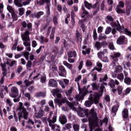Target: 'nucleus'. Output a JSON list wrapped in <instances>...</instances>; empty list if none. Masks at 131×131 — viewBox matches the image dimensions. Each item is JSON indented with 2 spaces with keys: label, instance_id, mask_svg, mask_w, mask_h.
<instances>
[{
  "label": "nucleus",
  "instance_id": "34",
  "mask_svg": "<svg viewBox=\"0 0 131 131\" xmlns=\"http://www.w3.org/2000/svg\"><path fill=\"white\" fill-rule=\"evenodd\" d=\"M63 65H64V66H66V67H67L68 68H69V69H70L71 70L72 69V68H73V66L69 63H68V62L66 61H64L63 62Z\"/></svg>",
  "mask_w": 131,
  "mask_h": 131
},
{
  "label": "nucleus",
  "instance_id": "12",
  "mask_svg": "<svg viewBox=\"0 0 131 131\" xmlns=\"http://www.w3.org/2000/svg\"><path fill=\"white\" fill-rule=\"evenodd\" d=\"M115 84L116 85H118L119 84V82L117 80L111 79L108 82V85H110V88L112 89H114L115 88Z\"/></svg>",
  "mask_w": 131,
  "mask_h": 131
},
{
  "label": "nucleus",
  "instance_id": "21",
  "mask_svg": "<svg viewBox=\"0 0 131 131\" xmlns=\"http://www.w3.org/2000/svg\"><path fill=\"white\" fill-rule=\"evenodd\" d=\"M68 58H75L76 57V52L75 51H69L67 53Z\"/></svg>",
  "mask_w": 131,
  "mask_h": 131
},
{
  "label": "nucleus",
  "instance_id": "42",
  "mask_svg": "<svg viewBox=\"0 0 131 131\" xmlns=\"http://www.w3.org/2000/svg\"><path fill=\"white\" fill-rule=\"evenodd\" d=\"M63 128L66 130H67V129H70L71 128H72V126L71 125V123H68L64 125V127Z\"/></svg>",
  "mask_w": 131,
  "mask_h": 131
},
{
  "label": "nucleus",
  "instance_id": "36",
  "mask_svg": "<svg viewBox=\"0 0 131 131\" xmlns=\"http://www.w3.org/2000/svg\"><path fill=\"white\" fill-rule=\"evenodd\" d=\"M124 82L126 84H127L128 85H129L131 83V79L129 77H125L124 79Z\"/></svg>",
  "mask_w": 131,
  "mask_h": 131
},
{
  "label": "nucleus",
  "instance_id": "59",
  "mask_svg": "<svg viewBox=\"0 0 131 131\" xmlns=\"http://www.w3.org/2000/svg\"><path fill=\"white\" fill-rule=\"evenodd\" d=\"M122 70H123V69L122 68V67H121V66H117L116 71H117V72H121Z\"/></svg>",
  "mask_w": 131,
  "mask_h": 131
},
{
  "label": "nucleus",
  "instance_id": "50",
  "mask_svg": "<svg viewBox=\"0 0 131 131\" xmlns=\"http://www.w3.org/2000/svg\"><path fill=\"white\" fill-rule=\"evenodd\" d=\"M40 81L41 83H46L47 81V76L44 75L40 78Z\"/></svg>",
  "mask_w": 131,
  "mask_h": 131
},
{
  "label": "nucleus",
  "instance_id": "30",
  "mask_svg": "<svg viewBox=\"0 0 131 131\" xmlns=\"http://www.w3.org/2000/svg\"><path fill=\"white\" fill-rule=\"evenodd\" d=\"M95 47L97 51H100V50L102 49V45L101 44V42L98 41L95 42Z\"/></svg>",
  "mask_w": 131,
  "mask_h": 131
},
{
  "label": "nucleus",
  "instance_id": "55",
  "mask_svg": "<svg viewBox=\"0 0 131 131\" xmlns=\"http://www.w3.org/2000/svg\"><path fill=\"white\" fill-rule=\"evenodd\" d=\"M86 67H91V66H93V62H92L90 60H86Z\"/></svg>",
  "mask_w": 131,
  "mask_h": 131
},
{
  "label": "nucleus",
  "instance_id": "29",
  "mask_svg": "<svg viewBox=\"0 0 131 131\" xmlns=\"http://www.w3.org/2000/svg\"><path fill=\"white\" fill-rule=\"evenodd\" d=\"M50 4H47L45 8L46 9V16L47 17H49L51 15V9L50 8Z\"/></svg>",
  "mask_w": 131,
  "mask_h": 131
},
{
  "label": "nucleus",
  "instance_id": "3",
  "mask_svg": "<svg viewBox=\"0 0 131 131\" xmlns=\"http://www.w3.org/2000/svg\"><path fill=\"white\" fill-rule=\"evenodd\" d=\"M100 95L98 93L95 92L94 94H90L89 100L85 102V105L86 107H91L93 104H99Z\"/></svg>",
  "mask_w": 131,
  "mask_h": 131
},
{
  "label": "nucleus",
  "instance_id": "38",
  "mask_svg": "<svg viewBox=\"0 0 131 131\" xmlns=\"http://www.w3.org/2000/svg\"><path fill=\"white\" fill-rule=\"evenodd\" d=\"M44 14L45 12H43V11H39L36 13V14L35 15V17L38 19H39L40 16L43 15Z\"/></svg>",
  "mask_w": 131,
  "mask_h": 131
},
{
  "label": "nucleus",
  "instance_id": "32",
  "mask_svg": "<svg viewBox=\"0 0 131 131\" xmlns=\"http://www.w3.org/2000/svg\"><path fill=\"white\" fill-rule=\"evenodd\" d=\"M11 17L12 18L13 22H14V21H17V20H18V15H17V14H16V12L15 11L11 13Z\"/></svg>",
  "mask_w": 131,
  "mask_h": 131
},
{
  "label": "nucleus",
  "instance_id": "1",
  "mask_svg": "<svg viewBox=\"0 0 131 131\" xmlns=\"http://www.w3.org/2000/svg\"><path fill=\"white\" fill-rule=\"evenodd\" d=\"M17 110H18V111H20L17 113L18 116H17V115L16 114V112H14L13 115L14 120L16 122H18V119L19 120V121L20 122V121H21V118H24V119H26V120H27L28 119V115L29 113L27 112V110H26V108L23 106V103H19V106L17 108Z\"/></svg>",
  "mask_w": 131,
  "mask_h": 131
},
{
  "label": "nucleus",
  "instance_id": "2",
  "mask_svg": "<svg viewBox=\"0 0 131 131\" xmlns=\"http://www.w3.org/2000/svg\"><path fill=\"white\" fill-rule=\"evenodd\" d=\"M91 116L88 118L90 131H94L95 127H99V118L95 112H91Z\"/></svg>",
  "mask_w": 131,
  "mask_h": 131
},
{
  "label": "nucleus",
  "instance_id": "44",
  "mask_svg": "<svg viewBox=\"0 0 131 131\" xmlns=\"http://www.w3.org/2000/svg\"><path fill=\"white\" fill-rule=\"evenodd\" d=\"M93 38L94 40H97V39H98V34H97L96 29L93 30Z\"/></svg>",
  "mask_w": 131,
  "mask_h": 131
},
{
  "label": "nucleus",
  "instance_id": "13",
  "mask_svg": "<svg viewBox=\"0 0 131 131\" xmlns=\"http://www.w3.org/2000/svg\"><path fill=\"white\" fill-rule=\"evenodd\" d=\"M48 85L52 88H57L58 86V82L54 79H51L48 82Z\"/></svg>",
  "mask_w": 131,
  "mask_h": 131
},
{
  "label": "nucleus",
  "instance_id": "37",
  "mask_svg": "<svg viewBox=\"0 0 131 131\" xmlns=\"http://www.w3.org/2000/svg\"><path fill=\"white\" fill-rule=\"evenodd\" d=\"M32 66V62H31V61H30V60L28 61L26 64V67H27V70H29V71L31 70Z\"/></svg>",
  "mask_w": 131,
  "mask_h": 131
},
{
  "label": "nucleus",
  "instance_id": "52",
  "mask_svg": "<svg viewBox=\"0 0 131 131\" xmlns=\"http://www.w3.org/2000/svg\"><path fill=\"white\" fill-rule=\"evenodd\" d=\"M84 6L87 9H90V8H92V4L89 3L88 1L84 2Z\"/></svg>",
  "mask_w": 131,
  "mask_h": 131
},
{
  "label": "nucleus",
  "instance_id": "47",
  "mask_svg": "<svg viewBox=\"0 0 131 131\" xmlns=\"http://www.w3.org/2000/svg\"><path fill=\"white\" fill-rule=\"evenodd\" d=\"M103 39H107V36L106 35H102V33H100L98 37V40H103Z\"/></svg>",
  "mask_w": 131,
  "mask_h": 131
},
{
  "label": "nucleus",
  "instance_id": "6",
  "mask_svg": "<svg viewBox=\"0 0 131 131\" xmlns=\"http://www.w3.org/2000/svg\"><path fill=\"white\" fill-rule=\"evenodd\" d=\"M121 8H124V3L122 1L119 2V5L116 8V11L118 14H125V10L122 9Z\"/></svg>",
  "mask_w": 131,
  "mask_h": 131
},
{
  "label": "nucleus",
  "instance_id": "16",
  "mask_svg": "<svg viewBox=\"0 0 131 131\" xmlns=\"http://www.w3.org/2000/svg\"><path fill=\"white\" fill-rule=\"evenodd\" d=\"M67 101H66V99L62 98L61 99L56 98L54 99V102L56 104H59V106H62L63 104H65Z\"/></svg>",
  "mask_w": 131,
  "mask_h": 131
},
{
  "label": "nucleus",
  "instance_id": "7",
  "mask_svg": "<svg viewBox=\"0 0 131 131\" xmlns=\"http://www.w3.org/2000/svg\"><path fill=\"white\" fill-rule=\"evenodd\" d=\"M58 73L59 76H61V77H66L67 75V71H66V69L64 66H59L58 67Z\"/></svg>",
  "mask_w": 131,
  "mask_h": 131
},
{
  "label": "nucleus",
  "instance_id": "11",
  "mask_svg": "<svg viewBox=\"0 0 131 131\" xmlns=\"http://www.w3.org/2000/svg\"><path fill=\"white\" fill-rule=\"evenodd\" d=\"M11 98H17L18 97V89L16 87H12L11 89V94H10Z\"/></svg>",
  "mask_w": 131,
  "mask_h": 131
},
{
  "label": "nucleus",
  "instance_id": "61",
  "mask_svg": "<svg viewBox=\"0 0 131 131\" xmlns=\"http://www.w3.org/2000/svg\"><path fill=\"white\" fill-rule=\"evenodd\" d=\"M111 58L112 59V60H113L114 62L118 61V58L113 55H111Z\"/></svg>",
  "mask_w": 131,
  "mask_h": 131
},
{
  "label": "nucleus",
  "instance_id": "49",
  "mask_svg": "<svg viewBox=\"0 0 131 131\" xmlns=\"http://www.w3.org/2000/svg\"><path fill=\"white\" fill-rule=\"evenodd\" d=\"M53 23L55 26H58V18H57V16H54L53 18Z\"/></svg>",
  "mask_w": 131,
  "mask_h": 131
},
{
  "label": "nucleus",
  "instance_id": "62",
  "mask_svg": "<svg viewBox=\"0 0 131 131\" xmlns=\"http://www.w3.org/2000/svg\"><path fill=\"white\" fill-rule=\"evenodd\" d=\"M103 29H104L103 27H99L97 29L98 33H102V32H103Z\"/></svg>",
  "mask_w": 131,
  "mask_h": 131
},
{
  "label": "nucleus",
  "instance_id": "33",
  "mask_svg": "<svg viewBox=\"0 0 131 131\" xmlns=\"http://www.w3.org/2000/svg\"><path fill=\"white\" fill-rule=\"evenodd\" d=\"M113 3H114L113 0H107V4L109 5V6H111L108 9L109 12H111V11H112V9H113Z\"/></svg>",
  "mask_w": 131,
  "mask_h": 131
},
{
  "label": "nucleus",
  "instance_id": "35",
  "mask_svg": "<svg viewBox=\"0 0 131 131\" xmlns=\"http://www.w3.org/2000/svg\"><path fill=\"white\" fill-rule=\"evenodd\" d=\"M91 85L92 86V91H98L99 90V86L97 83H92L91 84Z\"/></svg>",
  "mask_w": 131,
  "mask_h": 131
},
{
  "label": "nucleus",
  "instance_id": "63",
  "mask_svg": "<svg viewBox=\"0 0 131 131\" xmlns=\"http://www.w3.org/2000/svg\"><path fill=\"white\" fill-rule=\"evenodd\" d=\"M126 5L127 6L126 8L131 9V1H126Z\"/></svg>",
  "mask_w": 131,
  "mask_h": 131
},
{
  "label": "nucleus",
  "instance_id": "22",
  "mask_svg": "<svg viewBox=\"0 0 131 131\" xmlns=\"http://www.w3.org/2000/svg\"><path fill=\"white\" fill-rule=\"evenodd\" d=\"M22 2L23 0H14V3L15 4L16 7H19V8H21L23 7V5H22Z\"/></svg>",
  "mask_w": 131,
  "mask_h": 131
},
{
  "label": "nucleus",
  "instance_id": "54",
  "mask_svg": "<svg viewBox=\"0 0 131 131\" xmlns=\"http://www.w3.org/2000/svg\"><path fill=\"white\" fill-rule=\"evenodd\" d=\"M74 131H79V126L77 124H74L73 126Z\"/></svg>",
  "mask_w": 131,
  "mask_h": 131
},
{
  "label": "nucleus",
  "instance_id": "4",
  "mask_svg": "<svg viewBox=\"0 0 131 131\" xmlns=\"http://www.w3.org/2000/svg\"><path fill=\"white\" fill-rule=\"evenodd\" d=\"M27 27L28 30L24 33L23 35H21V37L23 41H27V40H30V38H29L30 34L31 33L29 31H32V23H29L27 24Z\"/></svg>",
  "mask_w": 131,
  "mask_h": 131
},
{
  "label": "nucleus",
  "instance_id": "19",
  "mask_svg": "<svg viewBox=\"0 0 131 131\" xmlns=\"http://www.w3.org/2000/svg\"><path fill=\"white\" fill-rule=\"evenodd\" d=\"M122 117L124 119H127L128 117V110L126 108H123L122 111Z\"/></svg>",
  "mask_w": 131,
  "mask_h": 131
},
{
  "label": "nucleus",
  "instance_id": "40",
  "mask_svg": "<svg viewBox=\"0 0 131 131\" xmlns=\"http://www.w3.org/2000/svg\"><path fill=\"white\" fill-rule=\"evenodd\" d=\"M117 78L121 81H122L124 79V75L122 73H120L117 75Z\"/></svg>",
  "mask_w": 131,
  "mask_h": 131
},
{
  "label": "nucleus",
  "instance_id": "58",
  "mask_svg": "<svg viewBox=\"0 0 131 131\" xmlns=\"http://www.w3.org/2000/svg\"><path fill=\"white\" fill-rule=\"evenodd\" d=\"M103 55H104V53L102 51L97 53L98 57L99 58V59H100L103 58V56H102Z\"/></svg>",
  "mask_w": 131,
  "mask_h": 131
},
{
  "label": "nucleus",
  "instance_id": "9",
  "mask_svg": "<svg viewBox=\"0 0 131 131\" xmlns=\"http://www.w3.org/2000/svg\"><path fill=\"white\" fill-rule=\"evenodd\" d=\"M111 25L112 27H113V28H116L117 31H119V29H121V25H120V23H119V21H118V20L111 23Z\"/></svg>",
  "mask_w": 131,
  "mask_h": 131
},
{
  "label": "nucleus",
  "instance_id": "25",
  "mask_svg": "<svg viewBox=\"0 0 131 131\" xmlns=\"http://www.w3.org/2000/svg\"><path fill=\"white\" fill-rule=\"evenodd\" d=\"M118 108H119V105H114L112 108V112L114 113L115 116L116 115V113L117 111H118Z\"/></svg>",
  "mask_w": 131,
  "mask_h": 131
},
{
  "label": "nucleus",
  "instance_id": "57",
  "mask_svg": "<svg viewBox=\"0 0 131 131\" xmlns=\"http://www.w3.org/2000/svg\"><path fill=\"white\" fill-rule=\"evenodd\" d=\"M100 10L101 11H104L105 10V1H103L101 3V6H100Z\"/></svg>",
  "mask_w": 131,
  "mask_h": 131
},
{
  "label": "nucleus",
  "instance_id": "15",
  "mask_svg": "<svg viewBox=\"0 0 131 131\" xmlns=\"http://www.w3.org/2000/svg\"><path fill=\"white\" fill-rule=\"evenodd\" d=\"M59 121L61 124L64 125V124H66L67 122V118L65 115H62L60 116L59 118Z\"/></svg>",
  "mask_w": 131,
  "mask_h": 131
},
{
  "label": "nucleus",
  "instance_id": "5",
  "mask_svg": "<svg viewBox=\"0 0 131 131\" xmlns=\"http://www.w3.org/2000/svg\"><path fill=\"white\" fill-rule=\"evenodd\" d=\"M117 91L119 96H121V95H123V96H127L130 93L131 88H127L125 90L122 91H123V87L122 86H118Z\"/></svg>",
  "mask_w": 131,
  "mask_h": 131
},
{
  "label": "nucleus",
  "instance_id": "28",
  "mask_svg": "<svg viewBox=\"0 0 131 131\" xmlns=\"http://www.w3.org/2000/svg\"><path fill=\"white\" fill-rule=\"evenodd\" d=\"M51 128L54 131H61V128L58 125H52Z\"/></svg>",
  "mask_w": 131,
  "mask_h": 131
},
{
  "label": "nucleus",
  "instance_id": "27",
  "mask_svg": "<svg viewBox=\"0 0 131 131\" xmlns=\"http://www.w3.org/2000/svg\"><path fill=\"white\" fill-rule=\"evenodd\" d=\"M114 18L111 16V15H107L106 17L105 18V22L106 23H109V22H114Z\"/></svg>",
  "mask_w": 131,
  "mask_h": 131
},
{
  "label": "nucleus",
  "instance_id": "51",
  "mask_svg": "<svg viewBox=\"0 0 131 131\" xmlns=\"http://www.w3.org/2000/svg\"><path fill=\"white\" fill-rule=\"evenodd\" d=\"M108 47L110 50H112V51H114L115 50L114 45H113V43L112 42H110Z\"/></svg>",
  "mask_w": 131,
  "mask_h": 131
},
{
  "label": "nucleus",
  "instance_id": "26",
  "mask_svg": "<svg viewBox=\"0 0 131 131\" xmlns=\"http://www.w3.org/2000/svg\"><path fill=\"white\" fill-rule=\"evenodd\" d=\"M20 25L21 26L20 31H24V29L27 27V23L26 21H23L20 23Z\"/></svg>",
  "mask_w": 131,
  "mask_h": 131
},
{
  "label": "nucleus",
  "instance_id": "46",
  "mask_svg": "<svg viewBox=\"0 0 131 131\" xmlns=\"http://www.w3.org/2000/svg\"><path fill=\"white\" fill-rule=\"evenodd\" d=\"M100 91L98 92V94L100 95V97L103 95L104 93V89H105V86L102 85L100 86Z\"/></svg>",
  "mask_w": 131,
  "mask_h": 131
},
{
  "label": "nucleus",
  "instance_id": "45",
  "mask_svg": "<svg viewBox=\"0 0 131 131\" xmlns=\"http://www.w3.org/2000/svg\"><path fill=\"white\" fill-rule=\"evenodd\" d=\"M7 10L9 12V13H11V14L15 12V10H14V9H13V7L10 5H7Z\"/></svg>",
  "mask_w": 131,
  "mask_h": 131
},
{
  "label": "nucleus",
  "instance_id": "8",
  "mask_svg": "<svg viewBox=\"0 0 131 131\" xmlns=\"http://www.w3.org/2000/svg\"><path fill=\"white\" fill-rule=\"evenodd\" d=\"M118 31L120 33H124V34L128 35V36H131V31L128 30L127 28H125L124 25L121 26V29H119V30Z\"/></svg>",
  "mask_w": 131,
  "mask_h": 131
},
{
  "label": "nucleus",
  "instance_id": "60",
  "mask_svg": "<svg viewBox=\"0 0 131 131\" xmlns=\"http://www.w3.org/2000/svg\"><path fill=\"white\" fill-rule=\"evenodd\" d=\"M78 114L80 117H84V113L83 112V111H80L78 112Z\"/></svg>",
  "mask_w": 131,
  "mask_h": 131
},
{
  "label": "nucleus",
  "instance_id": "41",
  "mask_svg": "<svg viewBox=\"0 0 131 131\" xmlns=\"http://www.w3.org/2000/svg\"><path fill=\"white\" fill-rule=\"evenodd\" d=\"M74 13L72 12L71 14V24L73 26H74L75 25V19H74Z\"/></svg>",
  "mask_w": 131,
  "mask_h": 131
},
{
  "label": "nucleus",
  "instance_id": "56",
  "mask_svg": "<svg viewBox=\"0 0 131 131\" xmlns=\"http://www.w3.org/2000/svg\"><path fill=\"white\" fill-rule=\"evenodd\" d=\"M24 57L26 58V60H28L29 58V52L26 51L25 52H23Z\"/></svg>",
  "mask_w": 131,
  "mask_h": 131
},
{
  "label": "nucleus",
  "instance_id": "43",
  "mask_svg": "<svg viewBox=\"0 0 131 131\" xmlns=\"http://www.w3.org/2000/svg\"><path fill=\"white\" fill-rule=\"evenodd\" d=\"M52 93L53 96H54V97H55V96H56V95H58V94H59V93H60V90H59L58 89L53 90L52 91Z\"/></svg>",
  "mask_w": 131,
  "mask_h": 131
},
{
  "label": "nucleus",
  "instance_id": "18",
  "mask_svg": "<svg viewBox=\"0 0 131 131\" xmlns=\"http://www.w3.org/2000/svg\"><path fill=\"white\" fill-rule=\"evenodd\" d=\"M77 38V42L78 43L80 42V43H81V41H82V35L81 33H79V31L78 30L76 31V36Z\"/></svg>",
  "mask_w": 131,
  "mask_h": 131
},
{
  "label": "nucleus",
  "instance_id": "24",
  "mask_svg": "<svg viewBox=\"0 0 131 131\" xmlns=\"http://www.w3.org/2000/svg\"><path fill=\"white\" fill-rule=\"evenodd\" d=\"M35 97L37 98H39L40 97L41 98H45L46 97V93L42 92H37L35 94Z\"/></svg>",
  "mask_w": 131,
  "mask_h": 131
},
{
  "label": "nucleus",
  "instance_id": "53",
  "mask_svg": "<svg viewBox=\"0 0 131 131\" xmlns=\"http://www.w3.org/2000/svg\"><path fill=\"white\" fill-rule=\"evenodd\" d=\"M19 15L22 16L24 14V8H20L18 9Z\"/></svg>",
  "mask_w": 131,
  "mask_h": 131
},
{
  "label": "nucleus",
  "instance_id": "14",
  "mask_svg": "<svg viewBox=\"0 0 131 131\" xmlns=\"http://www.w3.org/2000/svg\"><path fill=\"white\" fill-rule=\"evenodd\" d=\"M96 66L97 67L94 68L92 71H95V70H96V71L98 72H101V71H102V67H103V64H102V63L97 62L96 63Z\"/></svg>",
  "mask_w": 131,
  "mask_h": 131
},
{
  "label": "nucleus",
  "instance_id": "39",
  "mask_svg": "<svg viewBox=\"0 0 131 131\" xmlns=\"http://www.w3.org/2000/svg\"><path fill=\"white\" fill-rule=\"evenodd\" d=\"M43 116V112L41 110L39 111L37 115H36V118H41Z\"/></svg>",
  "mask_w": 131,
  "mask_h": 131
},
{
  "label": "nucleus",
  "instance_id": "20",
  "mask_svg": "<svg viewBox=\"0 0 131 131\" xmlns=\"http://www.w3.org/2000/svg\"><path fill=\"white\" fill-rule=\"evenodd\" d=\"M57 121V115H54L52 119L49 120V126L52 127V125H57V124H53L52 123H55Z\"/></svg>",
  "mask_w": 131,
  "mask_h": 131
},
{
  "label": "nucleus",
  "instance_id": "23",
  "mask_svg": "<svg viewBox=\"0 0 131 131\" xmlns=\"http://www.w3.org/2000/svg\"><path fill=\"white\" fill-rule=\"evenodd\" d=\"M49 4L50 3V0H40L39 1H37V4L39 6H42L45 5V4Z\"/></svg>",
  "mask_w": 131,
  "mask_h": 131
},
{
  "label": "nucleus",
  "instance_id": "64",
  "mask_svg": "<svg viewBox=\"0 0 131 131\" xmlns=\"http://www.w3.org/2000/svg\"><path fill=\"white\" fill-rule=\"evenodd\" d=\"M37 46V43L35 40H33L32 41V48H36V46Z\"/></svg>",
  "mask_w": 131,
  "mask_h": 131
},
{
  "label": "nucleus",
  "instance_id": "10",
  "mask_svg": "<svg viewBox=\"0 0 131 131\" xmlns=\"http://www.w3.org/2000/svg\"><path fill=\"white\" fill-rule=\"evenodd\" d=\"M58 81L62 89H65L69 84V80L67 79H64L63 81L61 80H58Z\"/></svg>",
  "mask_w": 131,
  "mask_h": 131
},
{
  "label": "nucleus",
  "instance_id": "48",
  "mask_svg": "<svg viewBox=\"0 0 131 131\" xmlns=\"http://www.w3.org/2000/svg\"><path fill=\"white\" fill-rule=\"evenodd\" d=\"M112 31V28L111 27H107L105 30V34H109Z\"/></svg>",
  "mask_w": 131,
  "mask_h": 131
},
{
  "label": "nucleus",
  "instance_id": "17",
  "mask_svg": "<svg viewBox=\"0 0 131 131\" xmlns=\"http://www.w3.org/2000/svg\"><path fill=\"white\" fill-rule=\"evenodd\" d=\"M125 42V36H121L117 40V45H124Z\"/></svg>",
  "mask_w": 131,
  "mask_h": 131
},
{
  "label": "nucleus",
  "instance_id": "31",
  "mask_svg": "<svg viewBox=\"0 0 131 131\" xmlns=\"http://www.w3.org/2000/svg\"><path fill=\"white\" fill-rule=\"evenodd\" d=\"M83 112H84V116H86V117L90 116V115H92V114H91L92 112H95L96 115H97V113H96V112H95V110H92L91 112H89L88 110H83Z\"/></svg>",
  "mask_w": 131,
  "mask_h": 131
}]
</instances>
